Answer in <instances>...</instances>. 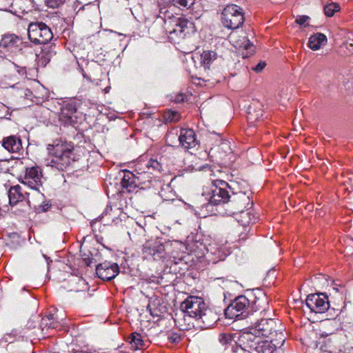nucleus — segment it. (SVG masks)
Here are the masks:
<instances>
[{
    "mask_svg": "<svg viewBox=\"0 0 353 353\" xmlns=\"http://www.w3.org/2000/svg\"><path fill=\"white\" fill-rule=\"evenodd\" d=\"M230 338L229 336L225 334H221L219 336V341L223 344H227Z\"/></svg>",
    "mask_w": 353,
    "mask_h": 353,
    "instance_id": "obj_36",
    "label": "nucleus"
},
{
    "mask_svg": "<svg viewBox=\"0 0 353 353\" xmlns=\"http://www.w3.org/2000/svg\"><path fill=\"white\" fill-rule=\"evenodd\" d=\"M2 146L10 152H18L23 148L21 139L15 135L3 138Z\"/></svg>",
    "mask_w": 353,
    "mask_h": 353,
    "instance_id": "obj_19",
    "label": "nucleus"
},
{
    "mask_svg": "<svg viewBox=\"0 0 353 353\" xmlns=\"http://www.w3.org/2000/svg\"><path fill=\"white\" fill-rule=\"evenodd\" d=\"M39 209H41V211L44 212L46 211L49 208L50 205L48 203H46L44 205L41 204L39 205Z\"/></svg>",
    "mask_w": 353,
    "mask_h": 353,
    "instance_id": "obj_38",
    "label": "nucleus"
},
{
    "mask_svg": "<svg viewBox=\"0 0 353 353\" xmlns=\"http://www.w3.org/2000/svg\"><path fill=\"white\" fill-rule=\"evenodd\" d=\"M147 309L149 310V312H150V314L153 316H154V314H153V312H152V309L150 308V304L148 305Z\"/></svg>",
    "mask_w": 353,
    "mask_h": 353,
    "instance_id": "obj_43",
    "label": "nucleus"
},
{
    "mask_svg": "<svg viewBox=\"0 0 353 353\" xmlns=\"http://www.w3.org/2000/svg\"><path fill=\"white\" fill-rule=\"evenodd\" d=\"M47 149L49 154L57 159L55 163L63 166H67L70 163V156L73 149L70 142L57 141L53 144L48 145Z\"/></svg>",
    "mask_w": 353,
    "mask_h": 353,
    "instance_id": "obj_7",
    "label": "nucleus"
},
{
    "mask_svg": "<svg viewBox=\"0 0 353 353\" xmlns=\"http://www.w3.org/2000/svg\"><path fill=\"white\" fill-rule=\"evenodd\" d=\"M43 179L41 169L39 166L27 168L22 179V183L36 190L38 196L41 200L43 199V194L40 192V189L43 185Z\"/></svg>",
    "mask_w": 353,
    "mask_h": 353,
    "instance_id": "obj_11",
    "label": "nucleus"
},
{
    "mask_svg": "<svg viewBox=\"0 0 353 353\" xmlns=\"http://www.w3.org/2000/svg\"><path fill=\"white\" fill-rule=\"evenodd\" d=\"M162 317L156 321V325L163 328H168L172 325L173 319L168 311L165 305H161L159 309Z\"/></svg>",
    "mask_w": 353,
    "mask_h": 353,
    "instance_id": "obj_20",
    "label": "nucleus"
},
{
    "mask_svg": "<svg viewBox=\"0 0 353 353\" xmlns=\"http://www.w3.org/2000/svg\"><path fill=\"white\" fill-rule=\"evenodd\" d=\"M228 184L223 180H215L208 192H204L203 196L208 201L205 204L208 205H217L225 203L229 201L230 195L227 188Z\"/></svg>",
    "mask_w": 353,
    "mask_h": 353,
    "instance_id": "obj_6",
    "label": "nucleus"
},
{
    "mask_svg": "<svg viewBox=\"0 0 353 353\" xmlns=\"http://www.w3.org/2000/svg\"><path fill=\"white\" fill-rule=\"evenodd\" d=\"M163 332H165L168 336V339L170 342L172 343H178L181 341V335L177 332H172L169 330H161L159 332V335L162 334Z\"/></svg>",
    "mask_w": 353,
    "mask_h": 353,
    "instance_id": "obj_30",
    "label": "nucleus"
},
{
    "mask_svg": "<svg viewBox=\"0 0 353 353\" xmlns=\"http://www.w3.org/2000/svg\"><path fill=\"white\" fill-rule=\"evenodd\" d=\"M254 119V117L253 114L250 111L248 112V119L252 122Z\"/></svg>",
    "mask_w": 353,
    "mask_h": 353,
    "instance_id": "obj_42",
    "label": "nucleus"
},
{
    "mask_svg": "<svg viewBox=\"0 0 353 353\" xmlns=\"http://www.w3.org/2000/svg\"><path fill=\"white\" fill-rule=\"evenodd\" d=\"M119 272V268L117 263L105 261L99 264L96 268V274L99 278L110 281L116 277Z\"/></svg>",
    "mask_w": 353,
    "mask_h": 353,
    "instance_id": "obj_15",
    "label": "nucleus"
},
{
    "mask_svg": "<svg viewBox=\"0 0 353 353\" xmlns=\"http://www.w3.org/2000/svg\"><path fill=\"white\" fill-rule=\"evenodd\" d=\"M8 198L11 205H17L19 201H22L23 196L21 192V187L19 185L10 188Z\"/></svg>",
    "mask_w": 353,
    "mask_h": 353,
    "instance_id": "obj_25",
    "label": "nucleus"
},
{
    "mask_svg": "<svg viewBox=\"0 0 353 353\" xmlns=\"http://www.w3.org/2000/svg\"><path fill=\"white\" fill-rule=\"evenodd\" d=\"M65 0H45L46 5L49 8H55L62 5Z\"/></svg>",
    "mask_w": 353,
    "mask_h": 353,
    "instance_id": "obj_33",
    "label": "nucleus"
},
{
    "mask_svg": "<svg viewBox=\"0 0 353 353\" xmlns=\"http://www.w3.org/2000/svg\"><path fill=\"white\" fill-rule=\"evenodd\" d=\"M305 304L311 312L315 313H323L330 307L328 298L323 293L309 294Z\"/></svg>",
    "mask_w": 353,
    "mask_h": 353,
    "instance_id": "obj_14",
    "label": "nucleus"
},
{
    "mask_svg": "<svg viewBox=\"0 0 353 353\" xmlns=\"http://www.w3.org/2000/svg\"><path fill=\"white\" fill-rule=\"evenodd\" d=\"M327 43V37L322 33H316L309 38L308 46L312 50H317Z\"/></svg>",
    "mask_w": 353,
    "mask_h": 353,
    "instance_id": "obj_23",
    "label": "nucleus"
},
{
    "mask_svg": "<svg viewBox=\"0 0 353 353\" xmlns=\"http://www.w3.org/2000/svg\"><path fill=\"white\" fill-rule=\"evenodd\" d=\"M221 21L227 28H239L244 22L243 9L235 4L228 5L222 12Z\"/></svg>",
    "mask_w": 353,
    "mask_h": 353,
    "instance_id": "obj_8",
    "label": "nucleus"
},
{
    "mask_svg": "<svg viewBox=\"0 0 353 353\" xmlns=\"http://www.w3.org/2000/svg\"><path fill=\"white\" fill-rule=\"evenodd\" d=\"M233 201L236 203V208L241 213V217L245 218V216H248L249 218V220L248 221L243 219H241L242 224L246 225L252 223V220L250 217V213L242 210L243 208H246V206L250 204V195L246 194L245 192L236 193L233 198Z\"/></svg>",
    "mask_w": 353,
    "mask_h": 353,
    "instance_id": "obj_16",
    "label": "nucleus"
},
{
    "mask_svg": "<svg viewBox=\"0 0 353 353\" xmlns=\"http://www.w3.org/2000/svg\"><path fill=\"white\" fill-rule=\"evenodd\" d=\"M109 90H110V87H107V88H105V92H108Z\"/></svg>",
    "mask_w": 353,
    "mask_h": 353,
    "instance_id": "obj_44",
    "label": "nucleus"
},
{
    "mask_svg": "<svg viewBox=\"0 0 353 353\" xmlns=\"http://www.w3.org/2000/svg\"><path fill=\"white\" fill-rule=\"evenodd\" d=\"M164 118L166 121L176 122L180 120L181 116L177 111L169 110L164 113Z\"/></svg>",
    "mask_w": 353,
    "mask_h": 353,
    "instance_id": "obj_29",
    "label": "nucleus"
},
{
    "mask_svg": "<svg viewBox=\"0 0 353 353\" xmlns=\"http://www.w3.org/2000/svg\"><path fill=\"white\" fill-rule=\"evenodd\" d=\"M250 306V301L245 296L236 297L225 310L226 318L233 319L246 312Z\"/></svg>",
    "mask_w": 353,
    "mask_h": 353,
    "instance_id": "obj_12",
    "label": "nucleus"
},
{
    "mask_svg": "<svg viewBox=\"0 0 353 353\" xmlns=\"http://www.w3.org/2000/svg\"><path fill=\"white\" fill-rule=\"evenodd\" d=\"M70 112L69 113H65V115L68 117H71V114H72L74 112H75V109L74 108V107H72L71 105V108L70 109Z\"/></svg>",
    "mask_w": 353,
    "mask_h": 353,
    "instance_id": "obj_40",
    "label": "nucleus"
},
{
    "mask_svg": "<svg viewBox=\"0 0 353 353\" xmlns=\"http://www.w3.org/2000/svg\"><path fill=\"white\" fill-rule=\"evenodd\" d=\"M21 43V39L14 34L4 35L0 40V47L5 48L19 47Z\"/></svg>",
    "mask_w": 353,
    "mask_h": 353,
    "instance_id": "obj_22",
    "label": "nucleus"
},
{
    "mask_svg": "<svg viewBox=\"0 0 353 353\" xmlns=\"http://www.w3.org/2000/svg\"><path fill=\"white\" fill-rule=\"evenodd\" d=\"M75 280H77V283L79 284L80 286L82 287V289L81 290L84 291L87 289V283L83 279L81 278H77Z\"/></svg>",
    "mask_w": 353,
    "mask_h": 353,
    "instance_id": "obj_37",
    "label": "nucleus"
},
{
    "mask_svg": "<svg viewBox=\"0 0 353 353\" xmlns=\"http://www.w3.org/2000/svg\"><path fill=\"white\" fill-rule=\"evenodd\" d=\"M236 343L250 353H273L276 345L272 341L261 340V337L252 333H241Z\"/></svg>",
    "mask_w": 353,
    "mask_h": 353,
    "instance_id": "obj_4",
    "label": "nucleus"
},
{
    "mask_svg": "<svg viewBox=\"0 0 353 353\" xmlns=\"http://www.w3.org/2000/svg\"><path fill=\"white\" fill-rule=\"evenodd\" d=\"M159 23L164 22L165 30L168 33V39L172 43H179L187 35L194 32V24L183 17H169L164 20L161 17H157Z\"/></svg>",
    "mask_w": 353,
    "mask_h": 353,
    "instance_id": "obj_2",
    "label": "nucleus"
},
{
    "mask_svg": "<svg viewBox=\"0 0 353 353\" xmlns=\"http://www.w3.org/2000/svg\"><path fill=\"white\" fill-rule=\"evenodd\" d=\"M200 65L205 70H209L210 65L218 59L216 52L205 50L200 54Z\"/></svg>",
    "mask_w": 353,
    "mask_h": 353,
    "instance_id": "obj_21",
    "label": "nucleus"
},
{
    "mask_svg": "<svg viewBox=\"0 0 353 353\" xmlns=\"http://www.w3.org/2000/svg\"><path fill=\"white\" fill-rule=\"evenodd\" d=\"M176 138L185 149L193 148L198 144L194 130L190 128H181L179 136L177 132H170L167 134L166 141L170 145H172Z\"/></svg>",
    "mask_w": 353,
    "mask_h": 353,
    "instance_id": "obj_10",
    "label": "nucleus"
},
{
    "mask_svg": "<svg viewBox=\"0 0 353 353\" xmlns=\"http://www.w3.org/2000/svg\"><path fill=\"white\" fill-rule=\"evenodd\" d=\"M25 72V70L23 68H21V70H19V72L23 73Z\"/></svg>",
    "mask_w": 353,
    "mask_h": 353,
    "instance_id": "obj_45",
    "label": "nucleus"
},
{
    "mask_svg": "<svg viewBox=\"0 0 353 353\" xmlns=\"http://www.w3.org/2000/svg\"><path fill=\"white\" fill-rule=\"evenodd\" d=\"M143 252L145 254V257L153 256L154 254V250L148 244L143 245Z\"/></svg>",
    "mask_w": 353,
    "mask_h": 353,
    "instance_id": "obj_34",
    "label": "nucleus"
},
{
    "mask_svg": "<svg viewBox=\"0 0 353 353\" xmlns=\"http://www.w3.org/2000/svg\"><path fill=\"white\" fill-rule=\"evenodd\" d=\"M229 37L230 42L236 48L245 49L247 51L245 57H248L253 53L254 50V46L245 36L239 37L236 33H232Z\"/></svg>",
    "mask_w": 353,
    "mask_h": 353,
    "instance_id": "obj_17",
    "label": "nucleus"
},
{
    "mask_svg": "<svg viewBox=\"0 0 353 353\" xmlns=\"http://www.w3.org/2000/svg\"><path fill=\"white\" fill-rule=\"evenodd\" d=\"M129 342L132 348L137 350L143 345V340L141 335L138 333H132L129 338Z\"/></svg>",
    "mask_w": 353,
    "mask_h": 353,
    "instance_id": "obj_28",
    "label": "nucleus"
},
{
    "mask_svg": "<svg viewBox=\"0 0 353 353\" xmlns=\"http://www.w3.org/2000/svg\"><path fill=\"white\" fill-rule=\"evenodd\" d=\"M195 0H160L158 1L159 6H166L172 3L173 6H177L181 9H188L194 3Z\"/></svg>",
    "mask_w": 353,
    "mask_h": 353,
    "instance_id": "obj_24",
    "label": "nucleus"
},
{
    "mask_svg": "<svg viewBox=\"0 0 353 353\" xmlns=\"http://www.w3.org/2000/svg\"><path fill=\"white\" fill-rule=\"evenodd\" d=\"M153 163H154V160L152 158H150L148 163H147V167L148 168H150L151 167L153 168Z\"/></svg>",
    "mask_w": 353,
    "mask_h": 353,
    "instance_id": "obj_41",
    "label": "nucleus"
},
{
    "mask_svg": "<svg viewBox=\"0 0 353 353\" xmlns=\"http://www.w3.org/2000/svg\"><path fill=\"white\" fill-rule=\"evenodd\" d=\"M283 327L279 320L268 318L261 319L257 321L250 328L249 331L243 332V333H252L259 337L263 336L265 338L272 336L274 334L281 341V345L284 342V336L282 333Z\"/></svg>",
    "mask_w": 353,
    "mask_h": 353,
    "instance_id": "obj_5",
    "label": "nucleus"
},
{
    "mask_svg": "<svg viewBox=\"0 0 353 353\" xmlns=\"http://www.w3.org/2000/svg\"><path fill=\"white\" fill-rule=\"evenodd\" d=\"M266 63L264 61H260L256 66L253 68V70L256 72H260L265 67Z\"/></svg>",
    "mask_w": 353,
    "mask_h": 353,
    "instance_id": "obj_35",
    "label": "nucleus"
},
{
    "mask_svg": "<svg viewBox=\"0 0 353 353\" xmlns=\"http://www.w3.org/2000/svg\"><path fill=\"white\" fill-rule=\"evenodd\" d=\"M183 101H184V97H183V95L182 94H180L178 96H176V99H175V101L176 103H180V102H182Z\"/></svg>",
    "mask_w": 353,
    "mask_h": 353,
    "instance_id": "obj_39",
    "label": "nucleus"
},
{
    "mask_svg": "<svg viewBox=\"0 0 353 353\" xmlns=\"http://www.w3.org/2000/svg\"><path fill=\"white\" fill-rule=\"evenodd\" d=\"M59 323L54 321V317L53 314H50L46 318H43L41 323L42 330H43L46 327L57 329L58 327Z\"/></svg>",
    "mask_w": 353,
    "mask_h": 353,
    "instance_id": "obj_27",
    "label": "nucleus"
},
{
    "mask_svg": "<svg viewBox=\"0 0 353 353\" xmlns=\"http://www.w3.org/2000/svg\"><path fill=\"white\" fill-rule=\"evenodd\" d=\"M28 35L29 39L35 44L47 43L53 37L51 29L42 22L30 23Z\"/></svg>",
    "mask_w": 353,
    "mask_h": 353,
    "instance_id": "obj_9",
    "label": "nucleus"
},
{
    "mask_svg": "<svg viewBox=\"0 0 353 353\" xmlns=\"http://www.w3.org/2000/svg\"><path fill=\"white\" fill-rule=\"evenodd\" d=\"M310 20V17L307 15H299L297 16L295 20V23L301 26H308V21Z\"/></svg>",
    "mask_w": 353,
    "mask_h": 353,
    "instance_id": "obj_32",
    "label": "nucleus"
},
{
    "mask_svg": "<svg viewBox=\"0 0 353 353\" xmlns=\"http://www.w3.org/2000/svg\"><path fill=\"white\" fill-rule=\"evenodd\" d=\"M165 159L163 157L159 158V161H157L156 159V170H158L160 173H162L163 182H168L165 187H163L161 191L159 192V196L163 200H172L174 194L171 190V187L169 185V181L170 177L169 175L170 169L167 164H165Z\"/></svg>",
    "mask_w": 353,
    "mask_h": 353,
    "instance_id": "obj_13",
    "label": "nucleus"
},
{
    "mask_svg": "<svg viewBox=\"0 0 353 353\" xmlns=\"http://www.w3.org/2000/svg\"><path fill=\"white\" fill-rule=\"evenodd\" d=\"M174 321L180 330H189L194 327V318L181 309L179 313L176 314Z\"/></svg>",
    "mask_w": 353,
    "mask_h": 353,
    "instance_id": "obj_18",
    "label": "nucleus"
},
{
    "mask_svg": "<svg viewBox=\"0 0 353 353\" xmlns=\"http://www.w3.org/2000/svg\"><path fill=\"white\" fill-rule=\"evenodd\" d=\"M180 309L193 316L202 329L210 327L216 321V314L206 306L201 297L189 296L181 303Z\"/></svg>",
    "mask_w": 353,
    "mask_h": 353,
    "instance_id": "obj_1",
    "label": "nucleus"
},
{
    "mask_svg": "<svg viewBox=\"0 0 353 353\" xmlns=\"http://www.w3.org/2000/svg\"><path fill=\"white\" fill-rule=\"evenodd\" d=\"M188 245L190 248V252L203 255L209 263L213 264L223 261L228 254L223 245L214 241L206 243L203 241H201L199 239L190 243L188 240Z\"/></svg>",
    "mask_w": 353,
    "mask_h": 353,
    "instance_id": "obj_3",
    "label": "nucleus"
},
{
    "mask_svg": "<svg viewBox=\"0 0 353 353\" xmlns=\"http://www.w3.org/2000/svg\"><path fill=\"white\" fill-rule=\"evenodd\" d=\"M339 10V6L336 3H330L324 7V12L327 17H332Z\"/></svg>",
    "mask_w": 353,
    "mask_h": 353,
    "instance_id": "obj_31",
    "label": "nucleus"
},
{
    "mask_svg": "<svg viewBox=\"0 0 353 353\" xmlns=\"http://www.w3.org/2000/svg\"><path fill=\"white\" fill-rule=\"evenodd\" d=\"M122 187L128 191L131 192L136 187L134 174L130 171H126L123 174L121 179Z\"/></svg>",
    "mask_w": 353,
    "mask_h": 353,
    "instance_id": "obj_26",
    "label": "nucleus"
}]
</instances>
